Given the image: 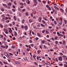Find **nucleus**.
<instances>
[{
    "instance_id": "nucleus-1",
    "label": "nucleus",
    "mask_w": 67,
    "mask_h": 67,
    "mask_svg": "<svg viewBox=\"0 0 67 67\" xmlns=\"http://www.w3.org/2000/svg\"><path fill=\"white\" fill-rule=\"evenodd\" d=\"M58 59H59V60H60V61H62V57H60L58 58Z\"/></svg>"
},
{
    "instance_id": "nucleus-2",
    "label": "nucleus",
    "mask_w": 67,
    "mask_h": 67,
    "mask_svg": "<svg viewBox=\"0 0 67 67\" xmlns=\"http://www.w3.org/2000/svg\"><path fill=\"white\" fill-rule=\"evenodd\" d=\"M28 29V27L27 26H25V30H27Z\"/></svg>"
},
{
    "instance_id": "nucleus-3",
    "label": "nucleus",
    "mask_w": 67,
    "mask_h": 67,
    "mask_svg": "<svg viewBox=\"0 0 67 67\" xmlns=\"http://www.w3.org/2000/svg\"><path fill=\"white\" fill-rule=\"evenodd\" d=\"M54 8H55V9H56L58 10H59V8H58L57 7H56L55 6H54Z\"/></svg>"
},
{
    "instance_id": "nucleus-4",
    "label": "nucleus",
    "mask_w": 67,
    "mask_h": 67,
    "mask_svg": "<svg viewBox=\"0 0 67 67\" xmlns=\"http://www.w3.org/2000/svg\"><path fill=\"white\" fill-rule=\"evenodd\" d=\"M14 33L15 36H16L18 35V34H17V33L15 31H14Z\"/></svg>"
},
{
    "instance_id": "nucleus-5",
    "label": "nucleus",
    "mask_w": 67,
    "mask_h": 67,
    "mask_svg": "<svg viewBox=\"0 0 67 67\" xmlns=\"http://www.w3.org/2000/svg\"><path fill=\"white\" fill-rule=\"evenodd\" d=\"M15 63H16V64H21L18 61H15Z\"/></svg>"
},
{
    "instance_id": "nucleus-6",
    "label": "nucleus",
    "mask_w": 67,
    "mask_h": 67,
    "mask_svg": "<svg viewBox=\"0 0 67 67\" xmlns=\"http://www.w3.org/2000/svg\"><path fill=\"white\" fill-rule=\"evenodd\" d=\"M24 59L26 61H27L28 60L27 59V58L26 57H25L24 58Z\"/></svg>"
},
{
    "instance_id": "nucleus-7",
    "label": "nucleus",
    "mask_w": 67,
    "mask_h": 67,
    "mask_svg": "<svg viewBox=\"0 0 67 67\" xmlns=\"http://www.w3.org/2000/svg\"><path fill=\"white\" fill-rule=\"evenodd\" d=\"M41 20H42V17H40V18L38 19L39 22H41Z\"/></svg>"
},
{
    "instance_id": "nucleus-8",
    "label": "nucleus",
    "mask_w": 67,
    "mask_h": 67,
    "mask_svg": "<svg viewBox=\"0 0 67 67\" xmlns=\"http://www.w3.org/2000/svg\"><path fill=\"white\" fill-rule=\"evenodd\" d=\"M11 5H12V4H11L10 3H8V6H11Z\"/></svg>"
},
{
    "instance_id": "nucleus-9",
    "label": "nucleus",
    "mask_w": 67,
    "mask_h": 67,
    "mask_svg": "<svg viewBox=\"0 0 67 67\" xmlns=\"http://www.w3.org/2000/svg\"><path fill=\"white\" fill-rule=\"evenodd\" d=\"M41 58V57H37V59L38 60H39V59Z\"/></svg>"
},
{
    "instance_id": "nucleus-10",
    "label": "nucleus",
    "mask_w": 67,
    "mask_h": 67,
    "mask_svg": "<svg viewBox=\"0 0 67 67\" xmlns=\"http://www.w3.org/2000/svg\"><path fill=\"white\" fill-rule=\"evenodd\" d=\"M3 5L4 7H5L6 8L7 7V5L4 4H3Z\"/></svg>"
},
{
    "instance_id": "nucleus-11",
    "label": "nucleus",
    "mask_w": 67,
    "mask_h": 67,
    "mask_svg": "<svg viewBox=\"0 0 67 67\" xmlns=\"http://www.w3.org/2000/svg\"><path fill=\"white\" fill-rule=\"evenodd\" d=\"M27 4H30V1L28 0H27Z\"/></svg>"
},
{
    "instance_id": "nucleus-12",
    "label": "nucleus",
    "mask_w": 67,
    "mask_h": 67,
    "mask_svg": "<svg viewBox=\"0 0 67 67\" xmlns=\"http://www.w3.org/2000/svg\"><path fill=\"white\" fill-rule=\"evenodd\" d=\"M37 34L38 36H39V37H41V36L39 33H37Z\"/></svg>"
},
{
    "instance_id": "nucleus-13",
    "label": "nucleus",
    "mask_w": 67,
    "mask_h": 67,
    "mask_svg": "<svg viewBox=\"0 0 67 67\" xmlns=\"http://www.w3.org/2000/svg\"><path fill=\"white\" fill-rule=\"evenodd\" d=\"M61 11V12H64V10H63V9L61 8L60 9Z\"/></svg>"
},
{
    "instance_id": "nucleus-14",
    "label": "nucleus",
    "mask_w": 67,
    "mask_h": 67,
    "mask_svg": "<svg viewBox=\"0 0 67 67\" xmlns=\"http://www.w3.org/2000/svg\"><path fill=\"white\" fill-rule=\"evenodd\" d=\"M15 16H14V21H16V18H15Z\"/></svg>"
},
{
    "instance_id": "nucleus-15",
    "label": "nucleus",
    "mask_w": 67,
    "mask_h": 67,
    "mask_svg": "<svg viewBox=\"0 0 67 67\" xmlns=\"http://www.w3.org/2000/svg\"><path fill=\"white\" fill-rule=\"evenodd\" d=\"M1 47L3 48H5V46H1Z\"/></svg>"
},
{
    "instance_id": "nucleus-16",
    "label": "nucleus",
    "mask_w": 67,
    "mask_h": 67,
    "mask_svg": "<svg viewBox=\"0 0 67 67\" xmlns=\"http://www.w3.org/2000/svg\"><path fill=\"white\" fill-rule=\"evenodd\" d=\"M25 15H26V16H28V15H29V14H28V13L26 12L25 13Z\"/></svg>"
},
{
    "instance_id": "nucleus-17",
    "label": "nucleus",
    "mask_w": 67,
    "mask_h": 67,
    "mask_svg": "<svg viewBox=\"0 0 67 67\" xmlns=\"http://www.w3.org/2000/svg\"><path fill=\"white\" fill-rule=\"evenodd\" d=\"M58 36H63V35H62V34H59V35H58Z\"/></svg>"
},
{
    "instance_id": "nucleus-18",
    "label": "nucleus",
    "mask_w": 67,
    "mask_h": 67,
    "mask_svg": "<svg viewBox=\"0 0 67 67\" xmlns=\"http://www.w3.org/2000/svg\"><path fill=\"white\" fill-rule=\"evenodd\" d=\"M8 48V46H5V49H7V48Z\"/></svg>"
},
{
    "instance_id": "nucleus-19",
    "label": "nucleus",
    "mask_w": 67,
    "mask_h": 67,
    "mask_svg": "<svg viewBox=\"0 0 67 67\" xmlns=\"http://www.w3.org/2000/svg\"><path fill=\"white\" fill-rule=\"evenodd\" d=\"M50 51L51 52H54V50H53V49H50Z\"/></svg>"
},
{
    "instance_id": "nucleus-20",
    "label": "nucleus",
    "mask_w": 67,
    "mask_h": 67,
    "mask_svg": "<svg viewBox=\"0 0 67 67\" xmlns=\"http://www.w3.org/2000/svg\"><path fill=\"white\" fill-rule=\"evenodd\" d=\"M3 63H4L5 64H8V63L5 62H4Z\"/></svg>"
},
{
    "instance_id": "nucleus-21",
    "label": "nucleus",
    "mask_w": 67,
    "mask_h": 67,
    "mask_svg": "<svg viewBox=\"0 0 67 67\" xmlns=\"http://www.w3.org/2000/svg\"><path fill=\"white\" fill-rule=\"evenodd\" d=\"M45 42V41H42V44H44Z\"/></svg>"
},
{
    "instance_id": "nucleus-22",
    "label": "nucleus",
    "mask_w": 67,
    "mask_h": 67,
    "mask_svg": "<svg viewBox=\"0 0 67 67\" xmlns=\"http://www.w3.org/2000/svg\"><path fill=\"white\" fill-rule=\"evenodd\" d=\"M46 32L47 34H48L49 33V32H48L47 31V30H46Z\"/></svg>"
},
{
    "instance_id": "nucleus-23",
    "label": "nucleus",
    "mask_w": 67,
    "mask_h": 67,
    "mask_svg": "<svg viewBox=\"0 0 67 67\" xmlns=\"http://www.w3.org/2000/svg\"><path fill=\"white\" fill-rule=\"evenodd\" d=\"M64 21L65 22V24H66L67 23V21H66V20H64Z\"/></svg>"
},
{
    "instance_id": "nucleus-24",
    "label": "nucleus",
    "mask_w": 67,
    "mask_h": 67,
    "mask_svg": "<svg viewBox=\"0 0 67 67\" xmlns=\"http://www.w3.org/2000/svg\"><path fill=\"white\" fill-rule=\"evenodd\" d=\"M33 57L34 59H35V58L36 57V56L35 55L33 56Z\"/></svg>"
},
{
    "instance_id": "nucleus-25",
    "label": "nucleus",
    "mask_w": 67,
    "mask_h": 67,
    "mask_svg": "<svg viewBox=\"0 0 67 67\" xmlns=\"http://www.w3.org/2000/svg\"><path fill=\"white\" fill-rule=\"evenodd\" d=\"M58 37L57 36H55V40H57V38Z\"/></svg>"
},
{
    "instance_id": "nucleus-26",
    "label": "nucleus",
    "mask_w": 67,
    "mask_h": 67,
    "mask_svg": "<svg viewBox=\"0 0 67 67\" xmlns=\"http://www.w3.org/2000/svg\"><path fill=\"white\" fill-rule=\"evenodd\" d=\"M41 26H43V27H45V25L42 24H41Z\"/></svg>"
},
{
    "instance_id": "nucleus-27",
    "label": "nucleus",
    "mask_w": 67,
    "mask_h": 67,
    "mask_svg": "<svg viewBox=\"0 0 67 67\" xmlns=\"http://www.w3.org/2000/svg\"><path fill=\"white\" fill-rule=\"evenodd\" d=\"M55 59V60L57 62H58V60L57 59V58H56Z\"/></svg>"
},
{
    "instance_id": "nucleus-28",
    "label": "nucleus",
    "mask_w": 67,
    "mask_h": 67,
    "mask_svg": "<svg viewBox=\"0 0 67 67\" xmlns=\"http://www.w3.org/2000/svg\"><path fill=\"white\" fill-rule=\"evenodd\" d=\"M45 32V30H44L42 31V33H44V32Z\"/></svg>"
},
{
    "instance_id": "nucleus-29",
    "label": "nucleus",
    "mask_w": 67,
    "mask_h": 67,
    "mask_svg": "<svg viewBox=\"0 0 67 67\" xmlns=\"http://www.w3.org/2000/svg\"><path fill=\"white\" fill-rule=\"evenodd\" d=\"M2 25L0 24V26H1V28H2Z\"/></svg>"
},
{
    "instance_id": "nucleus-30",
    "label": "nucleus",
    "mask_w": 67,
    "mask_h": 67,
    "mask_svg": "<svg viewBox=\"0 0 67 67\" xmlns=\"http://www.w3.org/2000/svg\"><path fill=\"white\" fill-rule=\"evenodd\" d=\"M24 20L23 19L22 21V23H24Z\"/></svg>"
},
{
    "instance_id": "nucleus-31",
    "label": "nucleus",
    "mask_w": 67,
    "mask_h": 67,
    "mask_svg": "<svg viewBox=\"0 0 67 67\" xmlns=\"http://www.w3.org/2000/svg\"><path fill=\"white\" fill-rule=\"evenodd\" d=\"M59 23L60 25H62V22H59Z\"/></svg>"
},
{
    "instance_id": "nucleus-32",
    "label": "nucleus",
    "mask_w": 67,
    "mask_h": 67,
    "mask_svg": "<svg viewBox=\"0 0 67 67\" xmlns=\"http://www.w3.org/2000/svg\"><path fill=\"white\" fill-rule=\"evenodd\" d=\"M14 3L15 5H16V2L14 1Z\"/></svg>"
},
{
    "instance_id": "nucleus-33",
    "label": "nucleus",
    "mask_w": 67,
    "mask_h": 67,
    "mask_svg": "<svg viewBox=\"0 0 67 67\" xmlns=\"http://www.w3.org/2000/svg\"><path fill=\"white\" fill-rule=\"evenodd\" d=\"M30 43H32V41L31 40H30Z\"/></svg>"
},
{
    "instance_id": "nucleus-34",
    "label": "nucleus",
    "mask_w": 67,
    "mask_h": 67,
    "mask_svg": "<svg viewBox=\"0 0 67 67\" xmlns=\"http://www.w3.org/2000/svg\"><path fill=\"white\" fill-rule=\"evenodd\" d=\"M26 10L25 9H22V11L23 12H24V11H25Z\"/></svg>"
},
{
    "instance_id": "nucleus-35",
    "label": "nucleus",
    "mask_w": 67,
    "mask_h": 67,
    "mask_svg": "<svg viewBox=\"0 0 67 67\" xmlns=\"http://www.w3.org/2000/svg\"><path fill=\"white\" fill-rule=\"evenodd\" d=\"M62 33L63 35H64L65 34V32H64L63 31H62Z\"/></svg>"
},
{
    "instance_id": "nucleus-36",
    "label": "nucleus",
    "mask_w": 67,
    "mask_h": 67,
    "mask_svg": "<svg viewBox=\"0 0 67 67\" xmlns=\"http://www.w3.org/2000/svg\"><path fill=\"white\" fill-rule=\"evenodd\" d=\"M15 28L16 31H18V29H17V27H15Z\"/></svg>"
},
{
    "instance_id": "nucleus-37",
    "label": "nucleus",
    "mask_w": 67,
    "mask_h": 67,
    "mask_svg": "<svg viewBox=\"0 0 67 67\" xmlns=\"http://www.w3.org/2000/svg\"><path fill=\"white\" fill-rule=\"evenodd\" d=\"M11 55H12V56H13V54H12V53H9V56Z\"/></svg>"
},
{
    "instance_id": "nucleus-38",
    "label": "nucleus",
    "mask_w": 67,
    "mask_h": 67,
    "mask_svg": "<svg viewBox=\"0 0 67 67\" xmlns=\"http://www.w3.org/2000/svg\"><path fill=\"white\" fill-rule=\"evenodd\" d=\"M54 23L55 24H57V23L56 22V21H55L54 22Z\"/></svg>"
},
{
    "instance_id": "nucleus-39",
    "label": "nucleus",
    "mask_w": 67,
    "mask_h": 67,
    "mask_svg": "<svg viewBox=\"0 0 67 67\" xmlns=\"http://www.w3.org/2000/svg\"><path fill=\"white\" fill-rule=\"evenodd\" d=\"M4 41H6V38L5 37H4Z\"/></svg>"
},
{
    "instance_id": "nucleus-40",
    "label": "nucleus",
    "mask_w": 67,
    "mask_h": 67,
    "mask_svg": "<svg viewBox=\"0 0 67 67\" xmlns=\"http://www.w3.org/2000/svg\"><path fill=\"white\" fill-rule=\"evenodd\" d=\"M42 22H43V23H46V22H45V21L44 20H42Z\"/></svg>"
},
{
    "instance_id": "nucleus-41",
    "label": "nucleus",
    "mask_w": 67,
    "mask_h": 67,
    "mask_svg": "<svg viewBox=\"0 0 67 67\" xmlns=\"http://www.w3.org/2000/svg\"><path fill=\"white\" fill-rule=\"evenodd\" d=\"M27 51H28V52H29V51H30V49L29 48H27Z\"/></svg>"
},
{
    "instance_id": "nucleus-42",
    "label": "nucleus",
    "mask_w": 67,
    "mask_h": 67,
    "mask_svg": "<svg viewBox=\"0 0 67 67\" xmlns=\"http://www.w3.org/2000/svg\"><path fill=\"white\" fill-rule=\"evenodd\" d=\"M20 5H23V3H20Z\"/></svg>"
},
{
    "instance_id": "nucleus-43",
    "label": "nucleus",
    "mask_w": 67,
    "mask_h": 67,
    "mask_svg": "<svg viewBox=\"0 0 67 67\" xmlns=\"http://www.w3.org/2000/svg\"><path fill=\"white\" fill-rule=\"evenodd\" d=\"M48 9L49 10H51V8L49 7H48Z\"/></svg>"
},
{
    "instance_id": "nucleus-44",
    "label": "nucleus",
    "mask_w": 67,
    "mask_h": 67,
    "mask_svg": "<svg viewBox=\"0 0 67 67\" xmlns=\"http://www.w3.org/2000/svg\"><path fill=\"white\" fill-rule=\"evenodd\" d=\"M31 32H32V30H30V33H29V34H30V35H31Z\"/></svg>"
},
{
    "instance_id": "nucleus-45",
    "label": "nucleus",
    "mask_w": 67,
    "mask_h": 67,
    "mask_svg": "<svg viewBox=\"0 0 67 67\" xmlns=\"http://www.w3.org/2000/svg\"><path fill=\"white\" fill-rule=\"evenodd\" d=\"M43 46H44V48L45 49H46V46H45V45H44Z\"/></svg>"
},
{
    "instance_id": "nucleus-46",
    "label": "nucleus",
    "mask_w": 67,
    "mask_h": 67,
    "mask_svg": "<svg viewBox=\"0 0 67 67\" xmlns=\"http://www.w3.org/2000/svg\"><path fill=\"white\" fill-rule=\"evenodd\" d=\"M29 22L30 23H31V22H32V20H29Z\"/></svg>"
},
{
    "instance_id": "nucleus-47",
    "label": "nucleus",
    "mask_w": 67,
    "mask_h": 67,
    "mask_svg": "<svg viewBox=\"0 0 67 67\" xmlns=\"http://www.w3.org/2000/svg\"><path fill=\"white\" fill-rule=\"evenodd\" d=\"M63 57L64 58H66L67 57V56H66V55H63Z\"/></svg>"
},
{
    "instance_id": "nucleus-48",
    "label": "nucleus",
    "mask_w": 67,
    "mask_h": 67,
    "mask_svg": "<svg viewBox=\"0 0 67 67\" xmlns=\"http://www.w3.org/2000/svg\"><path fill=\"white\" fill-rule=\"evenodd\" d=\"M24 34L25 35H27V34H26V32H25V33H24Z\"/></svg>"
},
{
    "instance_id": "nucleus-49",
    "label": "nucleus",
    "mask_w": 67,
    "mask_h": 67,
    "mask_svg": "<svg viewBox=\"0 0 67 67\" xmlns=\"http://www.w3.org/2000/svg\"><path fill=\"white\" fill-rule=\"evenodd\" d=\"M64 66L65 67H67V65L66 64H64Z\"/></svg>"
},
{
    "instance_id": "nucleus-50",
    "label": "nucleus",
    "mask_w": 67,
    "mask_h": 67,
    "mask_svg": "<svg viewBox=\"0 0 67 67\" xmlns=\"http://www.w3.org/2000/svg\"><path fill=\"white\" fill-rule=\"evenodd\" d=\"M47 8H48V7H49V5H47L46 6Z\"/></svg>"
},
{
    "instance_id": "nucleus-51",
    "label": "nucleus",
    "mask_w": 67,
    "mask_h": 67,
    "mask_svg": "<svg viewBox=\"0 0 67 67\" xmlns=\"http://www.w3.org/2000/svg\"><path fill=\"white\" fill-rule=\"evenodd\" d=\"M63 43L64 44H65V43H66V42H65V41H64L63 42Z\"/></svg>"
},
{
    "instance_id": "nucleus-52",
    "label": "nucleus",
    "mask_w": 67,
    "mask_h": 67,
    "mask_svg": "<svg viewBox=\"0 0 67 67\" xmlns=\"http://www.w3.org/2000/svg\"><path fill=\"white\" fill-rule=\"evenodd\" d=\"M0 51H2V49L1 48H0Z\"/></svg>"
},
{
    "instance_id": "nucleus-53",
    "label": "nucleus",
    "mask_w": 67,
    "mask_h": 67,
    "mask_svg": "<svg viewBox=\"0 0 67 67\" xmlns=\"http://www.w3.org/2000/svg\"><path fill=\"white\" fill-rule=\"evenodd\" d=\"M57 43H58V41H55V43L56 44H57Z\"/></svg>"
},
{
    "instance_id": "nucleus-54",
    "label": "nucleus",
    "mask_w": 67,
    "mask_h": 67,
    "mask_svg": "<svg viewBox=\"0 0 67 67\" xmlns=\"http://www.w3.org/2000/svg\"><path fill=\"white\" fill-rule=\"evenodd\" d=\"M3 30H4V31H7V29H4Z\"/></svg>"
},
{
    "instance_id": "nucleus-55",
    "label": "nucleus",
    "mask_w": 67,
    "mask_h": 67,
    "mask_svg": "<svg viewBox=\"0 0 67 67\" xmlns=\"http://www.w3.org/2000/svg\"><path fill=\"white\" fill-rule=\"evenodd\" d=\"M43 19H44V20L46 21H47V19H46L45 18H44Z\"/></svg>"
},
{
    "instance_id": "nucleus-56",
    "label": "nucleus",
    "mask_w": 67,
    "mask_h": 67,
    "mask_svg": "<svg viewBox=\"0 0 67 67\" xmlns=\"http://www.w3.org/2000/svg\"><path fill=\"white\" fill-rule=\"evenodd\" d=\"M1 10H2V11H4V9H3V8H2L1 9Z\"/></svg>"
},
{
    "instance_id": "nucleus-57",
    "label": "nucleus",
    "mask_w": 67,
    "mask_h": 67,
    "mask_svg": "<svg viewBox=\"0 0 67 67\" xmlns=\"http://www.w3.org/2000/svg\"><path fill=\"white\" fill-rule=\"evenodd\" d=\"M0 64H1V65H3V64H2V63L0 61Z\"/></svg>"
},
{
    "instance_id": "nucleus-58",
    "label": "nucleus",
    "mask_w": 67,
    "mask_h": 67,
    "mask_svg": "<svg viewBox=\"0 0 67 67\" xmlns=\"http://www.w3.org/2000/svg\"><path fill=\"white\" fill-rule=\"evenodd\" d=\"M24 26L23 25H22L21 26V28H22V29H24Z\"/></svg>"
},
{
    "instance_id": "nucleus-59",
    "label": "nucleus",
    "mask_w": 67,
    "mask_h": 67,
    "mask_svg": "<svg viewBox=\"0 0 67 67\" xmlns=\"http://www.w3.org/2000/svg\"><path fill=\"white\" fill-rule=\"evenodd\" d=\"M51 39L52 41H54V39L53 37L51 38Z\"/></svg>"
},
{
    "instance_id": "nucleus-60",
    "label": "nucleus",
    "mask_w": 67,
    "mask_h": 67,
    "mask_svg": "<svg viewBox=\"0 0 67 67\" xmlns=\"http://www.w3.org/2000/svg\"><path fill=\"white\" fill-rule=\"evenodd\" d=\"M13 11L14 12H15V10L14 9H13Z\"/></svg>"
},
{
    "instance_id": "nucleus-61",
    "label": "nucleus",
    "mask_w": 67,
    "mask_h": 67,
    "mask_svg": "<svg viewBox=\"0 0 67 67\" xmlns=\"http://www.w3.org/2000/svg\"><path fill=\"white\" fill-rule=\"evenodd\" d=\"M60 55H63V54L62 53H60Z\"/></svg>"
},
{
    "instance_id": "nucleus-62",
    "label": "nucleus",
    "mask_w": 67,
    "mask_h": 67,
    "mask_svg": "<svg viewBox=\"0 0 67 67\" xmlns=\"http://www.w3.org/2000/svg\"><path fill=\"white\" fill-rule=\"evenodd\" d=\"M24 7V6H21L20 7V8H23V7Z\"/></svg>"
},
{
    "instance_id": "nucleus-63",
    "label": "nucleus",
    "mask_w": 67,
    "mask_h": 67,
    "mask_svg": "<svg viewBox=\"0 0 67 67\" xmlns=\"http://www.w3.org/2000/svg\"><path fill=\"white\" fill-rule=\"evenodd\" d=\"M53 11V12H55V10L54 9H52Z\"/></svg>"
},
{
    "instance_id": "nucleus-64",
    "label": "nucleus",
    "mask_w": 67,
    "mask_h": 67,
    "mask_svg": "<svg viewBox=\"0 0 67 67\" xmlns=\"http://www.w3.org/2000/svg\"><path fill=\"white\" fill-rule=\"evenodd\" d=\"M66 13H67V8H66Z\"/></svg>"
}]
</instances>
